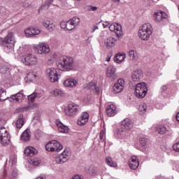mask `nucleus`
Wrapping results in <instances>:
<instances>
[{"instance_id":"obj_8","label":"nucleus","mask_w":179,"mask_h":179,"mask_svg":"<svg viewBox=\"0 0 179 179\" xmlns=\"http://www.w3.org/2000/svg\"><path fill=\"white\" fill-rule=\"evenodd\" d=\"M65 113L68 117H75V115L80 113V106L76 103H71L65 110Z\"/></svg>"},{"instance_id":"obj_25","label":"nucleus","mask_w":179,"mask_h":179,"mask_svg":"<svg viewBox=\"0 0 179 179\" xmlns=\"http://www.w3.org/2000/svg\"><path fill=\"white\" fill-rule=\"evenodd\" d=\"M23 125H24V120H23V115L21 114L19 115L18 119L15 122V126H16V128H17L18 129H20V128H22Z\"/></svg>"},{"instance_id":"obj_29","label":"nucleus","mask_w":179,"mask_h":179,"mask_svg":"<svg viewBox=\"0 0 179 179\" xmlns=\"http://www.w3.org/2000/svg\"><path fill=\"white\" fill-rule=\"evenodd\" d=\"M117 37H120V36L122 34V27H121V24L115 23V31Z\"/></svg>"},{"instance_id":"obj_27","label":"nucleus","mask_w":179,"mask_h":179,"mask_svg":"<svg viewBox=\"0 0 179 179\" xmlns=\"http://www.w3.org/2000/svg\"><path fill=\"white\" fill-rule=\"evenodd\" d=\"M125 57H126L125 54L118 53L114 57V61L115 62H116V64H121V62H122L124 59H125Z\"/></svg>"},{"instance_id":"obj_12","label":"nucleus","mask_w":179,"mask_h":179,"mask_svg":"<svg viewBox=\"0 0 179 179\" xmlns=\"http://www.w3.org/2000/svg\"><path fill=\"white\" fill-rule=\"evenodd\" d=\"M24 94L23 92L20 91V92L13 94L10 97V101H14V103H17V104H20L24 100Z\"/></svg>"},{"instance_id":"obj_14","label":"nucleus","mask_w":179,"mask_h":179,"mask_svg":"<svg viewBox=\"0 0 179 179\" xmlns=\"http://www.w3.org/2000/svg\"><path fill=\"white\" fill-rule=\"evenodd\" d=\"M106 111L108 117H114L117 114V107L113 104L107 105Z\"/></svg>"},{"instance_id":"obj_23","label":"nucleus","mask_w":179,"mask_h":179,"mask_svg":"<svg viewBox=\"0 0 179 179\" xmlns=\"http://www.w3.org/2000/svg\"><path fill=\"white\" fill-rule=\"evenodd\" d=\"M57 126L58 127L59 131L62 134H68V131H69V129L68 128V127L64 125V124H62V122L57 120Z\"/></svg>"},{"instance_id":"obj_5","label":"nucleus","mask_w":179,"mask_h":179,"mask_svg":"<svg viewBox=\"0 0 179 179\" xmlns=\"http://www.w3.org/2000/svg\"><path fill=\"white\" fill-rule=\"evenodd\" d=\"M48 152H61L64 149V146L57 140H52L48 143L45 145Z\"/></svg>"},{"instance_id":"obj_40","label":"nucleus","mask_w":179,"mask_h":179,"mask_svg":"<svg viewBox=\"0 0 179 179\" xmlns=\"http://www.w3.org/2000/svg\"><path fill=\"white\" fill-rule=\"evenodd\" d=\"M129 57L130 59L134 60L136 58V57H138V53L135 50H130L129 52Z\"/></svg>"},{"instance_id":"obj_45","label":"nucleus","mask_w":179,"mask_h":179,"mask_svg":"<svg viewBox=\"0 0 179 179\" xmlns=\"http://www.w3.org/2000/svg\"><path fill=\"white\" fill-rule=\"evenodd\" d=\"M17 161L16 156L15 155H10L9 157V162L11 163V164H15L16 162Z\"/></svg>"},{"instance_id":"obj_53","label":"nucleus","mask_w":179,"mask_h":179,"mask_svg":"<svg viewBox=\"0 0 179 179\" xmlns=\"http://www.w3.org/2000/svg\"><path fill=\"white\" fill-rule=\"evenodd\" d=\"M102 24L103 26V28L106 29V27L110 26V22L106 21V22H104Z\"/></svg>"},{"instance_id":"obj_58","label":"nucleus","mask_w":179,"mask_h":179,"mask_svg":"<svg viewBox=\"0 0 179 179\" xmlns=\"http://www.w3.org/2000/svg\"><path fill=\"white\" fill-rule=\"evenodd\" d=\"M110 59H111V56L110 55H108L107 57H106L107 62H110Z\"/></svg>"},{"instance_id":"obj_20","label":"nucleus","mask_w":179,"mask_h":179,"mask_svg":"<svg viewBox=\"0 0 179 179\" xmlns=\"http://www.w3.org/2000/svg\"><path fill=\"white\" fill-rule=\"evenodd\" d=\"M142 78V73L139 70H135L131 73V79L133 82H139Z\"/></svg>"},{"instance_id":"obj_38","label":"nucleus","mask_w":179,"mask_h":179,"mask_svg":"<svg viewBox=\"0 0 179 179\" xmlns=\"http://www.w3.org/2000/svg\"><path fill=\"white\" fill-rule=\"evenodd\" d=\"M52 94L53 96H64V91L59 89H55L53 90Z\"/></svg>"},{"instance_id":"obj_41","label":"nucleus","mask_w":179,"mask_h":179,"mask_svg":"<svg viewBox=\"0 0 179 179\" xmlns=\"http://www.w3.org/2000/svg\"><path fill=\"white\" fill-rule=\"evenodd\" d=\"M148 109V106L146 103H141L139 106L138 110L143 113H146V110Z\"/></svg>"},{"instance_id":"obj_1","label":"nucleus","mask_w":179,"mask_h":179,"mask_svg":"<svg viewBox=\"0 0 179 179\" xmlns=\"http://www.w3.org/2000/svg\"><path fill=\"white\" fill-rule=\"evenodd\" d=\"M56 65L60 71H72L73 69V59L71 57L62 56L57 61Z\"/></svg>"},{"instance_id":"obj_21","label":"nucleus","mask_w":179,"mask_h":179,"mask_svg":"<svg viewBox=\"0 0 179 179\" xmlns=\"http://www.w3.org/2000/svg\"><path fill=\"white\" fill-rule=\"evenodd\" d=\"M78 85V81L75 79H67L64 82V86L65 87H75Z\"/></svg>"},{"instance_id":"obj_39","label":"nucleus","mask_w":179,"mask_h":179,"mask_svg":"<svg viewBox=\"0 0 179 179\" xmlns=\"http://www.w3.org/2000/svg\"><path fill=\"white\" fill-rule=\"evenodd\" d=\"M31 31H32V37H34V36H38L40 33H41V31L39 28L37 27H31Z\"/></svg>"},{"instance_id":"obj_50","label":"nucleus","mask_w":179,"mask_h":179,"mask_svg":"<svg viewBox=\"0 0 179 179\" xmlns=\"http://www.w3.org/2000/svg\"><path fill=\"white\" fill-rule=\"evenodd\" d=\"M140 142H141L142 146H146V138H141L140 139Z\"/></svg>"},{"instance_id":"obj_42","label":"nucleus","mask_w":179,"mask_h":179,"mask_svg":"<svg viewBox=\"0 0 179 179\" xmlns=\"http://www.w3.org/2000/svg\"><path fill=\"white\" fill-rule=\"evenodd\" d=\"M17 177V169H13L9 176L10 179H16Z\"/></svg>"},{"instance_id":"obj_63","label":"nucleus","mask_w":179,"mask_h":179,"mask_svg":"<svg viewBox=\"0 0 179 179\" xmlns=\"http://www.w3.org/2000/svg\"><path fill=\"white\" fill-rule=\"evenodd\" d=\"M6 176V174L5 173V171H4V176Z\"/></svg>"},{"instance_id":"obj_28","label":"nucleus","mask_w":179,"mask_h":179,"mask_svg":"<svg viewBox=\"0 0 179 179\" xmlns=\"http://www.w3.org/2000/svg\"><path fill=\"white\" fill-rule=\"evenodd\" d=\"M122 124L126 129H131V128H132V120L129 118H126L122 122Z\"/></svg>"},{"instance_id":"obj_59","label":"nucleus","mask_w":179,"mask_h":179,"mask_svg":"<svg viewBox=\"0 0 179 179\" xmlns=\"http://www.w3.org/2000/svg\"><path fill=\"white\" fill-rule=\"evenodd\" d=\"M176 120L178 121V122H179V112L176 115Z\"/></svg>"},{"instance_id":"obj_64","label":"nucleus","mask_w":179,"mask_h":179,"mask_svg":"<svg viewBox=\"0 0 179 179\" xmlns=\"http://www.w3.org/2000/svg\"><path fill=\"white\" fill-rule=\"evenodd\" d=\"M76 1H82V0H76Z\"/></svg>"},{"instance_id":"obj_56","label":"nucleus","mask_w":179,"mask_h":179,"mask_svg":"<svg viewBox=\"0 0 179 179\" xmlns=\"http://www.w3.org/2000/svg\"><path fill=\"white\" fill-rule=\"evenodd\" d=\"M38 103H34L31 106V108H38Z\"/></svg>"},{"instance_id":"obj_19","label":"nucleus","mask_w":179,"mask_h":179,"mask_svg":"<svg viewBox=\"0 0 179 179\" xmlns=\"http://www.w3.org/2000/svg\"><path fill=\"white\" fill-rule=\"evenodd\" d=\"M60 27L62 29H64L66 30H73V29H75L73 24H72V22L70 21V20L69 21H63L60 23Z\"/></svg>"},{"instance_id":"obj_54","label":"nucleus","mask_w":179,"mask_h":179,"mask_svg":"<svg viewBox=\"0 0 179 179\" xmlns=\"http://www.w3.org/2000/svg\"><path fill=\"white\" fill-rule=\"evenodd\" d=\"M30 106H26L22 108V111H29Z\"/></svg>"},{"instance_id":"obj_62","label":"nucleus","mask_w":179,"mask_h":179,"mask_svg":"<svg viewBox=\"0 0 179 179\" xmlns=\"http://www.w3.org/2000/svg\"><path fill=\"white\" fill-rule=\"evenodd\" d=\"M114 1H115V2H118V1H120V0H114Z\"/></svg>"},{"instance_id":"obj_33","label":"nucleus","mask_w":179,"mask_h":179,"mask_svg":"<svg viewBox=\"0 0 179 179\" xmlns=\"http://www.w3.org/2000/svg\"><path fill=\"white\" fill-rule=\"evenodd\" d=\"M106 163L108 166H110V167H117V163L113 162V158L110 157H106Z\"/></svg>"},{"instance_id":"obj_44","label":"nucleus","mask_w":179,"mask_h":179,"mask_svg":"<svg viewBox=\"0 0 179 179\" xmlns=\"http://www.w3.org/2000/svg\"><path fill=\"white\" fill-rule=\"evenodd\" d=\"M24 34L27 37H32L31 27L27 28L24 30Z\"/></svg>"},{"instance_id":"obj_57","label":"nucleus","mask_w":179,"mask_h":179,"mask_svg":"<svg viewBox=\"0 0 179 179\" xmlns=\"http://www.w3.org/2000/svg\"><path fill=\"white\" fill-rule=\"evenodd\" d=\"M162 90L163 92H166V90H167V86L166 85L162 86Z\"/></svg>"},{"instance_id":"obj_60","label":"nucleus","mask_w":179,"mask_h":179,"mask_svg":"<svg viewBox=\"0 0 179 179\" xmlns=\"http://www.w3.org/2000/svg\"><path fill=\"white\" fill-rule=\"evenodd\" d=\"M97 29H99V27L97 26H94L93 31H94L95 30H97Z\"/></svg>"},{"instance_id":"obj_9","label":"nucleus","mask_w":179,"mask_h":179,"mask_svg":"<svg viewBox=\"0 0 179 179\" xmlns=\"http://www.w3.org/2000/svg\"><path fill=\"white\" fill-rule=\"evenodd\" d=\"M46 76L49 78L50 82L55 83L59 79V75L57 73V70L54 68H49L46 69Z\"/></svg>"},{"instance_id":"obj_13","label":"nucleus","mask_w":179,"mask_h":179,"mask_svg":"<svg viewBox=\"0 0 179 179\" xmlns=\"http://www.w3.org/2000/svg\"><path fill=\"white\" fill-rule=\"evenodd\" d=\"M42 25L45 27L48 31H54L55 29V24H54V21L50 19H45L42 21Z\"/></svg>"},{"instance_id":"obj_10","label":"nucleus","mask_w":179,"mask_h":179,"mask_svg":"<svg viewBox=\"0 0 179 179\" xmlns=\"http://www.w3.org/2000/svg\"><path fill=\"white\" fill-rule=\"evenodd\" d=\"M71 152H69V151H66V150H64L60 155H57L55 157V161L57 162V163L64 164V163H66V162L69 160Z\"/></svg>"},{"instance_id":"obj_51","label":"nucleus","mask_w":179,"mask_h":179,"mask_svg":"<svg viewBox=\"0 0 179 179\" xmlns=\"http://www.w3.org/2000/svg\"><path fill=\"white\" fill-rule=\"evenodd\" d=\"M109 30L110 31H115V23H113L109 26Z\"/></svg>"},{"instance_id":"obj_24","label":"nucleus","mask_w":179,"mask_h":179,"mask_svg":"<svg viewBox=\"0 0 179 179\" xmlns=\"http://www.w3.org/2000/svg\"><path fill=\"white\" fill-rule=\"evenodd\" d=\"M115 43V38L111 36L107 38L105 40V45H106L108 48H112V47H114Z\"/></svg>"},{"instance_id":"obj_43","label":"nucleus","mask_w":179,"mask_h":179,"mask_svg":"<svg viewBox=\"0 0 179 179\" xmlns=\"http://www.w3.org/2000/svg\"><path fill=\"white\" fill-rule=\"evenodd\" d=\"M157 131L159 134H160V135H164V134H166V132H167V128H166L164 127H159L157 129Z\"/></svg>"},{"instance_id":"obj_2","label":"nucleus","mask_w":179,"mask_h":179,"mask_svg":"<svg viewBox=\"0 0 179 179\" xmlns=\"http://www.w3.org/2000/svg\"><path fill=\"white\" fill-rule=\"evenodd\" d=\"M152 33H153V31L152 29V24L147 23L143 24L141 27H140L138 36L139 38H141L143 41H148V40L150 38Z\"/></svg>"},{"instance_id":"obj_22","label":"nucleus","mask_w":179,"mask_h":179,"mask_svg":"<svg viewBox=\"0 0 179 179\" xmlns=\"http://www.w3.org/2000/svg\"><path fill=\"white\" fill-rule=\"evenodd\" d=\"M84 89H88L90 90H93L94 92H96V93L99 94V87H96V83L91 82L89 84L84 85Z\"/></svg>"},{"instance_id":"obj_35","label":"nucleus","mask_w":179,"mask_h":179,"mask_svg":"<svg viewBox=\"0 0 179 179\" xmlns=\"http://www.w3.org/2000/svg\"><path fill=\"white\" fill-rule=\"evenodd\" d=\"M124 90V88L122 85L115 84L113 86V92L114 93H121L122 91Z\"/></svg>"},{"instance_id":"obj_34","label":"nucleus","mask_w":179,"mask_h":179,"mask_svg":"<svg viewBox=\"0 0 179 179\" xmlns=\"http://www.w3.org/2000/svg\"><path fill=\"white\" fill-rule=\"evenodd\" d=\"M8 99L6 91L3 88H0V101H5Z\"/></svg>"},{"instance_id":"obj_3","label":"nucleus","mask_w":179,"mask_h":179,"mask_svg":"<svg viewBox=\"0 0 179 179\" xmlns=\"http://www.w3.org/2000/svg\"><path fill=\"white\" fill-rule=\"evenodd\" d=\"M134 94L138 99H143L148 94V87L145 83L136 85Z\"/></svg>"},{"instance_id":"obj_52","label":"nucleus","mask_w":179,"mask_h":179,"mask_svg":"<svg viewBox=\"0 0 179 179\" xmlns=\"http://www.w3.org/2000/svg\"><path fill=\"white\" fill-rule=\"evenodd\" d=\"M99 139H101V141H103V139H104V131H101L100 132Z\"/></svg>"},{"instance_id":"obj_55","label":"nucleus","mask_w":179,"mask_h":179,"mask_svg":"<svg viewBox=\"0 0 179 179\" xmlns=\"http://www.w3.org/2000/svg\"><path fill=\"white\" fill-rule=\"evenodd\" d=\"M118 134L122 135V138H125V133L124 132V131H122L121 132L119 131Z\"/></svg>"},{"instance_id":"obj_11","label":"nucleus","mask_w":179,"mask_h":179,"mask_svg":"<svg viewBox=\"0 0 179 179\" xmlns=\"http://www.w3.org/2000/svg\"><path fill=\"white\" fill-rule=\"evenodd\" d=\"M117 69L114 66H109L106 68V76L112 80H115L118 78L117 76Z\"/></svg>"},{"instance_id":"obj_7","label":"nucleus","mask_w":179,"mask_h":179,"mask_svg":"<svg viewBox=\"0 0 179 179\" xmlns=\"http://www.w3.org/2000/svg\"><path fill=\"white\" fill-rule=\"evenodd\" d=\"M15 35L13 32H9L8 34L4 38L2 44L8 50H12L15 47Z\"/></svg>"},{"instance_id":"obj_16","label":"nucleus","mask_w":179,"mask_h":179,"mask_svg":"<svg viewBox=\"0 0 179 179\" xmlns=\"http://www.w3.org/2000/svg\"><path fill=\"white\" fill-rule=\"evenodd\" d=\"M89 121V113L85 112L83 113L80 118H78V120L77 122L78 125H85V124Z\"/></svg>"},{"instance_id":"obj_49","label":"nucleus","mask_w":179,"mask_h":179,"mask_svg":"<svg viewBox=\"0 0 179 179\" xmlns=\"http://www.w3.org/2000/svg\"><path fill=\"white\" fill-rule=\"evenodd\" d=\"M173 149L175 152H179V142L175 143L173 145Z\"/></svg>"},{"instance_id":"obj_4","label":"nucleus","mask_w":179,"mask_h":179,"mask_svg":"<svg viewBox=\"0 0 179 179\" xmlns=\"http://www.w3.org/2000/svg\"><path fill=\"white\" fill-rule=\"evenodd\" d=\"M21 62H22V64L27 66H33L34 65H37L38 63V59L34 55L27 53L22 57L21 59Z\"/></svg>"},{"instance_id":"obj_37","label":"nucleus","mask_w":179,"mask_h":179,"mask_svg":"<svg viewBox=\"0 0 179 179\" xmlns=\"http://www.w3.org/2000/svg\"><path fill=\"white\" fill-rule=\"evenodd\" d=\"M27 78L28 80H31V82H33V80H34L36 78H37V73H36L35 72H30L27 75Z\"/></svg>"},{"instance_id":"obj_17","label":"nucleus","mask_w":179,"mask_h":179,"mask_svg":"<svg viewBox=\"0 0 179 179\" xmlns=\"http://www.w3.org/2000/svg\"><path fill=\"white\" fill-rule=\"evenodd\" d=\"M129 166L131 170H136L139 167V159L136 156H132Z\"/></svg>"},{"instance_id":"obj_18","label":"nucleus","mask_w":179,"mask_h":179,"mask_svg":"<svg viewBox=\"0 0 179 179\" xmlns=\"http://www.w3.org/2000/svg\"><path fill=\"white\" fill-rule=\"evenodd\" d=\"M37 153H38V151L31 146H28L24 150V154L26 156H29L30 157H33V156H34V155H37Z\"/></svg>"},{"instance_id":"obj_26","label":"nucleus","mask_w":179,"mask_h":179,"mask_svg":"<svg viewBox=\"0 0 179 179\" xmlns=\"http://www.w3.org/2000/svg\"><path fill=\"white\" fill-rule=\"evenodd\" d=\"M30 129H27L22 133L21 140L24 141V142H27L30 140Z\"/></svg>"},{"instance_id":"obj_15","label":"nucleus","mask_w":179,"mask_h":179,"mask_svg":"<svg viewBox=\"0 0 179 179\" xmlns=\"http://www.w3.org/2000/svg\"><path fill=\"white\" fill-rule=\"evenodd\" d=\"M154 18L156 22H162L163 19H167V13L164 11L158 10L154 13Z\"/></svg>"},{"instance_id":"obj_48","label":"nucleus","mask_w":179,"mask_h":179,"mask_svg":"<svg viewBox=\"0 0 179 179\" xmlns=\"http://www.w3.org/2000/svg\"><path fill=\"white\" fill-rule=\"evenodd\" d=\"M86 8L88 10H92V12H96V10H97V7L93 6H87Z\"/></svg>"},{"instance_id":"obj_47","label":"nucleus","mask_w":179,"mask_h":179,"mask_svg":"<svg viewBox=\"0 0 179 179\" xmlns=\"http://www.w3.org/2000/svg\"><path fill=\"white\" fill-rule=\"evenodd\" d=\"M116 85H119L120 86H122V87L124 88V87L125 86V80H124L123 78H120L117 80V83H115Z\"/></svg>"},{"instance_id":"obj_6","label":"nucleus","mask_w":179,"mask_h":179,"mask_svg":"<svg viewBox=\"0 0 179 179\" xmlns=\"http://www.w3.org/2000/svg\"><path fill=\"white\" fill-rule=\"evenodd\" d=\"M34 48L38 54L45 55L50 51V46L45 42H40L38 44L34 45Z\"/></svg>"},{"instance_id":"obj_46","label":"nucleus","mask_w":179,"mask_h":179,"mask_svg":"<svg viewBox=\"0 0 179 179\" xmlns=\"http://www.w3.org/2000/svg\"><path fill=\"white\" fill-rule=\"evenodd\" d=\"M31 163L33 166H38L41 163V161L38 159H34L31 161Z\"/></svg>"},{"instance_id":"obj_36","label":"nucleus","mask_w":179,"mask_h":179,"mask_svg":"<svg viewBox=\"0 0 179 179\" xmlns=\"http://www.w3.org/2000/svg\"><path fill=\"white\" fill-rule=\"evenodd\" d=\"M69 21L71 22V24H73V26H74V27H76V26H78L79 23H80V19H79V17H74L69 20Z\"/></svg>"},{"instance_id":"obj_31","label":"nucleus","mask_w":179,"mask_h":179,"mask_svg":"<svg viewBox=\"0 0 179 179\" xmlns=\"http://www.w3.org/2000/svg\"><path fill=\"white\" fill-rule=\"evenodd\" d=\"M41 97V94L37 93V92H34L31 94L27 96V99L29 101H34L36 99H40Z\"/></svg>"},{"instance_id":"obj_32","label":"nucleus","mask_w":179,"mask_h":179,"mask_svg":"<svg viewBox=\"0 0 179 179\" xmlns=\"http://www.w3.org/2000/svg\"><path fill=\"white\" fill-rule=\"evenodd\" d=\"M10 136V134H9V131H8V130H6V128H5V127L0 128V139L2 138Z\"/></svg>"},{"instance_id":"obj_30","label":"nucleus","mask_w":179,"mask_h":179,"mask_svg":"<svg viewBox=\"0 0 179 179\" xmlns=\"http://www.w3.org/2000/svg\"><path fill=\"white\" fill-rule=\"evenodd\" d=\"M0 142L3 146H8V145L10 144V136H7L6 137L0 138Z\"/></svg>"},{"instance_id":"obj_61","label":"nucleus","mask_w":179,"mask_h":179,"mask_svg":"<svg viewBox=\"0 0 179 179\" xmlns=\"http://www.w3.org/2000/svg\"><path fill=\"white\" fill-rule=\"evenodd\" d=\"M0 72L3 73V71L2 69H1Z\"/></svg>"}]
</instances>
